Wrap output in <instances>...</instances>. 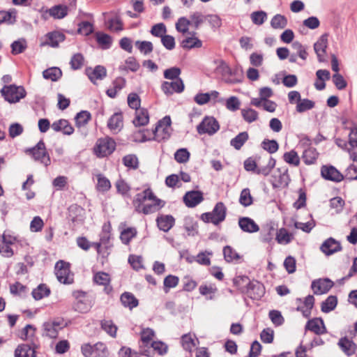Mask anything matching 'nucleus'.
Returning a JSON list of instances; mask_svg holds the SVG:
<instances>
[{
    "instance_id": "1",
    "label": "nucleus",
    "mask_w": 357,
    "mask_h": 357,
    "mask_svg": "<svg viewBox=\"0 0 357 357\" xmlns=\"http://www.w3.org/2000/svg\"><path fill=\"white\" fill-rule=\"evenodd\" d=\"M132 204L135 211L148 215L158 211L165 206V202L156 197L151 189L147 188L136 195Z\"/></svg>"
},
{
    "instance_id": "2",
    "label": "nucleus",
    "mask_w": 357,
    "mask_h": 357,
    "mask_svg": "<svg viewBox=\"0 0 357 357\" xmlns=\"http://www.w3.org/2000/svg\"><path fill=\"white\" fill-rule=\"evenodd\" d=\"M116 142L106 136L98 139L93 147V153L99 158L110 155L116 149Z\"/></svg>"
},
{
    "instance_id": "3",
    "label": "nucleus",
    "mask_w": 357,
    "mask_h": 357,
    "mask_svg": "<svg viewBox=\"0 0 357 357\" xmlns=\"http://www.w3.org/2000/svg\"><path fill=\"white\" fill-rule=\"evenodd\" d=\"M0 92L5 100L10 103L18 102L26 95L23 86H17L15 84L5 85Z\"/></svg>"
},
{
    "instance_id": "4",
    "label": "nucleus",
    "mask_w": 357,
    "mask_h": 357,
    "mask_svg": "<svg viewBox=\"0 0 357 357\" xmlns=\"http://www.w3.org/2000/svg\"><path fill=\"white\" fill-rule=\"evenodd\" d=\"M227 208L222 202H218L211 212L204 213L202 215V219L206 222H212L215 225L225 220Z\"/></svg>"
},
{
    "instance_id": "5",
    "label": "nucleus",
    "mask_w": 357,
    "mask_h": 357,
    "mask_svg": "<svg viewBox=\"0 0 357 357\" xmlns=\"http://www.w3.org/2000/svg\"><path fill=\"white\" fill-rule=\"evenodd\" d=\"M55 274L61 283L68 284L73 282V275L70 273L69 263L62 260L57 261L55 265Z\"/></svg>"
},
{
    "instance_id": "6",
    "label": "nucleus",
    "mask_w": 357,
    "mask_h": 357,
    "mask_svg": "<svg viewBox=\"0 0 357 357\" xmlns=\"http://www.w3.org/2000/svg\"><path fill=\"white\" fill-rule=\"evenodd\" d=\"M81 350L85 357H105L107 352V347L102 342H97L93 345L84 344Z\"/></svg>"
},
{
    "instance_id": "7",
    "label": "nucleus",
    "mask_w": 357,
    "mask_h": 357,
    "mask_svg": "<svg viewBox=\"0 0 357 357\" xmlns=\"http://www.w3.org/2000/svg\"><path fill=\"white\" fill-rule=\"evenodd\" d=\"M26 153L31 155L35 160L40 161L45 166L50 164V158L45 151V144L41 140L34 147L26 150Z\"/></svg>"
},
{
    "instance_id": "8",
    "label": "nucleus",
    "mask_w": 357,
    "mask_h": 357,
    "mask_svg": "<svg viewBox=\"0 0 357 357\" xmlns=\"http://www.w3.org/2000/svg\"><path fill=\"white\" fill-rule=\"evenodd\" d=\"M155 335L153 330L147 328L144 329L141 333V344H139V353L142 355L151 357L152 356V351L149 346L153 342V337Z\"/></svg>"
},
{
    "instance_id": "9",
    "label": "nucleus",
    "mask_w": 357,
    "mask_h": 357,
    "mask_svg": "<svg viewBox=\"0 0 357 357\" xmlns=\"http://www.w3.org/2000/svg\"><path fill=\"white\" fill-rule=\"evenodd\" d=\"M220 128L218 121L213 116H206L197 126L199 134H214Z\"/></svg>"
},
{
    "instance_id": "10",
    "label": "nucleus",
    "mask_w": 357,
    "mask_h": 357,
    "mask_svg": "<svg viewBox=\"0 0 357 357\" xmlns=\"http://www.w3.org/2000/svg\"><path fill=\"white\" fill-rule=\"evenodd\" d=\"M76 301L73 304V309L80 313L89 312L91 307V303L86 296V293L82 291H75L73 293Z\"/></svg>"
},
{
    "instance_id": "11",
    "label": "nucleus",
    "mask_w": 357,
    "mask_h": 357,
    "mask_svg": "<svg viewBox=\"0 0 357 357\" xmlns=\"http://www.w3.org/2000/svg\"><path fill=\"white\" fill-rule=\"evenodd\" d=\"M43 335L56 338L59 331L63 328V322L59 320L48 321L43 324Z\"/></svg>"
},
{
    "instance_id": "12",
    "label": "nucleus",
    "mask_w": 357,
    "mask_h": 357,
    "mask_svg": "<svg viewBox=\"0 0 357 357\" xmlns=\"http://www.w3.org/2000/svg\"><path fill=\"white\" fill-rule=\"evenodd\" d=\"M334 283L328 278H320L312 281L311 288L314 294L321 295L326 294L333 286Z\"/></svg>"
},
{
    "instance_id": "13",
    "label": "nucleus",
    "mask_w": 357,
    "mask_h": 357,
    "mask_svg": "<svg viewBox=\"0 0 357 357\" xmlns=\"http://www.w3.org/2000/svg\"><path fill=\"white\" fill-rule=\"evenodd\" d=\"M321 174L325 179L335 182H340L344 178V176L333 166H323Z\"/></svg>"
},
{
    "instance_id": "14",
    "label": "nucleus",
    "mask_w": 357,
    "mask_h": 357,
    "mask_svg": "<svg viewBox=\"0 0 357 357\" xmlns=\"http://www.w3.org/2000/svg\"><path fill=\"white\" fill-rule=\"evenodd\" d=\"M162 90L165 94L181 93L184 90V84L181 78L171 82H164L162 84Z\"/></svg>"
},
{
    "instance_id": "15",
    "label": "nucleus",
    "mask_w": 357,
    "mask_h": 357,
    "mask_svg": "<svg viewBox=\"0 0 357 357\" xmlns=\"http://www.w3.org/2000/svg\"><path fill=\"white\" fill-rule=\"evenodd\" d=\"M247 295L253 300H259L264 294V288L259 282H250L247 286Z\"/></svg>"
},
{
    "instance_id": "16",
    "label": "nucleus",
    "mask_w": 357,
    "mask_h": 357,
    "mask_svg": "<svg viewBox=\"0 0 357 357\" xmlns=\"http://www.w3.org/2000/svg\"><path fill=\"white\" fill-rule=\"evenodd\" d=\"M203 193L200 191L187 192L183 197V202L188 207H195L203 201Z\"/></svg>"
},
{
    "instance_id": "17",
    "label": "nucleus",
    "mask_w": 357,
    "mask_h": 357,
    "mask_svg": "<svg viewBox=\"0 0 357 357\" xmlns=\"http://www.w3.org/2000/svg\"><path fill=\"white\" fill-rule=\"evenodd\" d=\"M241 229L247 233H255L259 231V225L250 218L241 217L238 219Z\"/></svg>"
},
{
    "instance_id": "18",
    "label": "nucleus",
    "mask_w": 357,
    "mask_h": 357,
    "mask_svg": "<svg viewBox=\"0 0 357 357\" xmlns=\"http://www.w3.org/2000/svg\"><path fill=\"white\" fill-rule=\"evenodd\" d=\"M158 227L165 232L169 231L175 224V219L171 215H160L156 218Z\"/></svg>"
},
{
    "instance_id": "19",
    "label": "nucleus",
    "mask_w": 357,
    "mask_h": 357,
    "mask_svg": "<svg viewBox=\"0 0 357 357\" xmlns=\"http://www.w3.org/2000/svg\"><path fill=\"white\" fill-rule=\"evenodd\" d=\"M86 74L93 84L96 80L103 79L107 75L106 68L102 66H96L93 69L88 68L86 69Z\"/></svg>"
},
{
    "instance_id": "20",
    "label": "nucleus",
    "mask_w": 357,
    "mask_h": 357,
    "mask_svg": "<svg viewBox=\"0 0 357 357\" xmlns=\"http://www.w3.org/2000/svg\"><path fill=\"white\" fill-rule=\"evenodd\" d=\"M305 330H309L317 335L324 334L326 332L324 321L321 318L309 320L306 324Z\"/></svg>"
},
{
    "instance_id": "21",
    "label": "nucleus",
    "mask_w": 357,
    "mask_h": 357,
    "mask_svg": "<svg viewBox=\"0 0 357 357\" xmlns=\"http://www.w3.org/2000/svg\"><path fill=\"white\" fill-rule=\"evenodd\" d=\"M340 243L333 238H329L321 246V251L326 255H331L341 250Z\"/></svg>"
},
{
    "instance_id": "22",
    "label": "nucleus",
    "mask_w": 357,
    "mask_h": 357,
    "mask_svg": "<svg viewBox=\"0 0 357 357\" xmlns=\"http://www.w3.org/2000/svg\"><path fill=\"white\" fill-rule=\"evenodd\" d=\"M51 127L54 132H62L63 134H73L74 132V128L66 119H59L54 121Z\"/></svg>"
},
{
    "instance_id": "23",
    "label": "nucleus",
    "mask_w": 357,
    "mask_h": 357,
    "mask_svg": "<svg viewBox=\"0 0 357 357\" xmlns=\"http://www.w3.org/2000/svg\"><path fill=\"white\" fill-rule=\"evenodd\" d=\"M327 36L323 35L320 37L317 42L314 45V51L317 55L318 60L319 62L324 61V56L326 53V49L327 47Z\"/></svg>"
},
{
    "instance_id": "24",
    "label": "nucleus",
    "mask_w": 357,
    "mask_h": 357,
    "mask_svg": "<svg viewBox=\"0 0 357 357\" xmlns=\"http://www.w3.org/2000/svg\"><path fill=\"white\" fill-rule=\"evenodd\" d=\"M172 121L169 116H165L161 120L158 121L155 129L153 130V134L161 132L162 134H169L172 131L171 128Z\"/></svg>"
},
{
    "instance_id": "25",
    "label": "nucleus",
    "mask_w": 357,
    "mask_h": 357,
    "mask_svg": "<svg viewBox=\"0 0 357 357\" xmlns=\"http://www.w3.org/2000/svg\"><path fill=\"white\" fill-rule=\"evenodd\" d=\"M93 281L99 285L105 286V291L109 294L112 291V287L109 286L110 276L105 272H98L93 276Z\"/></svg>"
},
{
    "instance_id": "26",
    "label": "nucleus",
    "mask_w": 357,
    "mask_h": 357,
    "mask_svg": "<svg viewBox=\"0 0 357 357\" xmlns=\"http://www.w3.org/2000/svg\"><path fill=\"white\" fill-rule=\"evenodd\" d=\"M335 142L339 147L349 152L352 148L357 147V135H348V139L337 138Z\"/></svg>"
},
{
    "instance_id": "27",
    "label": "nucleus",
    "mask_w": 357,
    "mask_h": 357,
    "mask_svg": "<svg viewBox=\"0 0 357 357\" xmlns=\"http://www.w3.org/2000/svg\"><path fill=\"white\" fill-rule=\"evenodd\" d=\"M190 34H191V36L187 37L181 41V47L185 50L201 47L202 46V42L198 38L195 36L196 33L192 32L190 33Z\"/></svg>"
},
{
    "instance_id": "28",
    "label": "nucleus",
    "mask_w": 357,
    "mask_h": 357,
    "mask_svg": "<svg viewBox=\"0 0 357 357\" xmlns=\"http://www.w3.org/2000/svg\"><path fill=\"white\" fill-rule=\"evenodd\" d=\"M149 115L147 109L144 108L137 109L135 112V117L132 121L135 126H144L149 123Z\"/></svg>"
},
{
    "instance_id": "29",
    "label": "nucleus",
    "mask_w": 357,
    "mask_h": 357,
    "mask_svg": "<svg viewBox=\"0 0 357 357\" xmlns=\"http://www.w3.org/2000/svg\"><path fill=\"white\" fill-rule=\"evenodd\" d=\"M123 126V115L120 112L114 113L108 120L107 126L112 131L120 130Z\"/></svg>"
},
{
    "instance_id": "30",
    "label": "nucleus",
    "mask_w": 357,
    "mask_h": 357,
    "mask_svg": "<svg viewBox=\"0 0 357 357\" xmlns=\"http://www.w3.org/2000/svg\"><path fill=\"white\" fill-rule=\"evenodd\" d=\"M47 12L54 19H62L68 15V7L65 5L59 4L50 8Z\"/></svg>"
},
{
    "instance_id": "31",
    "label": "nucleus",
    "mask_w": 357,
    "mask_h": 357,
    "mask_svg": "<svg viewBox=\"0 0 357 357\" xmlns=\"http://www.w3.org/2000/svg\"><path fill=\"white\" fill-rule=\"evenodd\" d=\"M275 236V239L279 244L287 245L294 239V234L289 232L285 228L278 229Z\"/></svg>"
},
{
    "instance_id": "32",
    "label": "nucleus",
    "mask_w": 357,
    "mask_h": 357,
    "mask_svg": "<svg viewBox=\"0 0 357 357\" xmlns=\"http://www.w3.org/2000/svg\"><path fill=\"white\" fill-rule=\"evenodd\" d=\"M46 36L47 39V44L52 47H57L59 43L63 42L66 38L65 35L59 31L48 33Z\"/></svg>"
},
{
    "instance_id": "33",
    "label": "nucleus",
    "mask_w": 357,
    "mask_h": 357,
    "mask_svg": "<svg viewBox=\"0 0 357 357\" xmlns=\"http://www.w3.org/2000/svg\"><path fill=\"white\" fill-rule=\"evenodd\" d=\"M121 301L124 307H128L130 310L137 307L139 304L138 300L130 292H124L122 294L121 296Z\"/></svg>"
},
{
    "instance_id": "34",
    "label": "nucleus",
    "mask_w": 357,
    "mask_h": 357,
    "mask_svg": "<svg viewBox=\"0 0 357 357\" xmlns=\"http://www.w3.org/2000/svg\"><path fill=\"white\" fill-rule=\"evenodd\" d=\"M303 304L305 307V309H303V307H302L298 306L296 310L298 311H301L305 317L308 318L310 317L311 310L314 307V296L312 295H308L307 297L305 298Z\"/></svg>"
},
{
    "instance_id": "35",
    "label": "nucleus",
    "mask_w": 357,
    "mask_h": 357,
    "mask_svg": "<svg viewBox=\"0 0 357 357\" xmlns=\"http://www.w3.org/2000/svg\"><path fill=\"white\" fill-rule=\"evenodd\" d=\"M96 39L98 44L104 50L109 49L112 43V37L103 32L98 31L96 33Z\"/></svg>"
},
{
    "instance_id": "36",
    "label": "nucleus",
    "mask_w": 357,
    "mask_h": 357,
    "mask_svg": "<svg viewBox=\"0 0 357 357\" xmlns=\"http://www.w3.org/2000/svg\"><path fill=\"white\" fill-rule=\"evenodd\" d=\"M43 76L46 79L56 82L61 77L62 71L57 67H52L45 70L43 72Z\"/></svg>"
},
{
    "instance_id": "37",
    "label": "nucleus",
    "mask_w": 357,
    "mask_h": 357,
    "mask_svg": "<svg viewBox=\"0 0 357 357\" xmlns=\"http://www.w3.org/2000/svg\"><path fill=\"white\" fill-rule=\"evenodd\" d=\"M15 357H35V351L29 344H21L15 349Z\"/></svg>"
},
{
    "instance_id": "38",
    "label": "nucleus",
    "mask_w": 357,
    "mask_h": 357,
    "mask_svg": "<svg viewBox=\"0 0 357 357\" xmlns=\"http://www.w3.org/2000/svg\"><path fill=\"white\" fill-rule=\"evenodd\" d=\"M318 157V153L314 148L310 147L306 149L302 155V159L306 165L314 164Z\"/></svg>"
},
{
    "instance_id": "39",
    "label": "nucleus",
    "mask_w": 357,
    "mask_h": 357,
    "mask_svg": "<svg viewBox=\"0 0 357 357\" xmlns=\"http://www.w3.org/2000/svg\"><path fill=\"white\" fill-rule=\"evenodd\" d=\"M137 231L135 227L123 229L120 234V238L125 245H128L130 241L137 236Z\"/></svg>"
},
{
    "instance_id": "40",
    "label": "nucleus",
    "mask_w": 357,
    "mask_h": 357,
    "mask_svg": "<svg viewBox=\"0 0 357 357\" xmlns=\"http://www.w3.org/2000/svg\"><path fill=\"white\" fill-rule=\"evenodd\" d=\"M338 344L342 351L348 356H351L355 352L356 344L347 337L341 338Z\"/></svg>"
},
{
    "instance_id": "41",
    "label": "nucleus",
    "mask_w": 357,
    "mask_h": 357,
    "mask_svg": "<svg viewBox=\"0 0 357 357\" xmlns=\"http://www.w3.org/2000/svg\"><path fill=\"white\" fill-rule=\"evenodd\" d=\"M337 304V297L335 296H329L321 303V311L325 313L330 312L333 310Z\"/></svg>"
},
{
    "instance_id": "42",
    "label": "nucleus",
    "mask_w": 357,
    "mask_h": 357,
    "mask_svg": "<svg viewBox=\"0 0 357 357\" xmlns=\"http://www.w3.org/2000/svg\"><path fill=\"white\" fill-rule=\"evenodd\" d=\"M97 185L96 188L100 192H107L111 188V183L109 180L103 174H98L96 175Z\"/></svg>"
},
{
    "instance_id": "43",
    "label": "nucleus",
    "mask_w": 357,
    "mask_h": 357,
    "mask_svg": "<svg viewBox=\"0 0 357 357\" xmlns=\"http://www.w3.org/2000/svg\"><path fill=\"white\" fill-rule=\"evenodd\" d=\"M101 328L112 337L116 336L117 326L112 320H102L100 322Z\"/></svg>"
},
{
    "instance_id": "44",
    "label": "nucleus",
    "mask_w": 357,
    "mask_h": 357,
    "mask_svg": "<svg viewBox=\"0 0 357 357\" xmlns=\"http://www.w3.org/2000/svg\"><path fill=\"white\" fill-rule=\"evenodd\" d=\"M284 160L290 165L298 167L300 165V158L296 151L291 150L283 155Z\"/></svg>"
},
{
    "instance_id": "45",
    "label": "nucleus",
    "mask_w": 357,
    "mask_h": 357,
    "mask_svg": "<svg viewBox=\"0 0 357 357\" xmlns=\"http://www.w3.org/2000/svg\"><path fill=\"white\" fill-rule=\"evenodd\" d=\"M275 228L271 225H266L260 234L261 241L264 243H269L272 241L274 236Z\"/></svg>"
},
{
    "instance_id": "46",
    "label": "nucleus",
    "mask_w": 357,
    "mask_h": 357,
    "mask_svg": "<svg viewBox=\"0 0 357 357\" xmlns=\"http://www.w3.org/2000/svg\"><path fill=\"white\" fill-rule=\"evenodd\" d=\"M50 294V289L44 284L38 285L37 288L32 291V296L36 300H40L43 298L49 296Z\"/></svg>"
},
{
    "instance_id": "47",
    "label": "nucleus",
    "mask_w": 357,
    "mask_h": 357,
    "mask_svg": "<svg viewBox=\"0 0 357 357\" xmlns=\"http://www.w3.org/2000/svg\"><path fill=\"white\" fill-rule=\"evenodd\" d=\"M275 163H276L275 160L272 157H269L266 166L257 167V169L256 170V174H261L265 176H268L271 173V170L275 167Z\"/></svg>"
},
{
    "instance_id": "48",
    "label": "nucleus",
    "mask_w": 357,
    "mask_h": 357,
    "mask_svg": "<svg viewBox=\"0 0 357 357\" xmlns=\"http://www.w3.org/2000/svg\"><path fill=\"white\" fill-rule=\"evenodd\" d=\"M271 25L273 29H284L287 25V19L282 15L277 14L272 18Z\"/></svg>"
},
{
    "instance_id": "49",
    "label": "nucleus",
    "mask_w": 357,
    "mask_h": 357,
    "mask_svg": "<svg viewBox=\"0 0 357 357\" xmlns=\"http://www.w3.org/2000/svg\"><path fill=\"white\" fill-rule=\"evenodd\" d=\"M122 160L123 165L128 168L137 169L139 167V160L135 154L126 155L123 158Z\"/></svg>"
},
{
    "instance_id": "50",
    "label": "nucleus",
    "mask_w": 357,
    "mask_h": 357,
    "mask_svg": "<svg viewBox=\"0 0 357 357\" xmlns=\"http://www.w3.org/2000/svg\"><path fill=\"white\" fill-rule=\"evenodd\" d=\"M126 66H119L120 70H130L132 72H136L139 70L140 65L136 60V59L133 56H129L126 60Z\"/></svg>"
},
{
    "instance_id": "51",
    "label": "nucleus",
    "mask_w": 357,
    "mask_h": 357,
    "mask_svg": "<svg viewBox=\"0 0 357 357\" xmlns=\"http://www.w3.org/2000/svg\"><path fill=\"white\" fill-rule=\"evenodd\" d=\"M91 114L87 111H81L77 113L75 118V124L77 127H82L85 126L91 119Z\"/></svg>"
},
{
    "instance_id": "52",
    "label": "nucleus",
    "mask_w": 357,
    "mask_h": 357,
    "mask_svg": "<svg viewBox=\"0 0 357 357\" xmlns=\"http://www.w3.org/2000/svg\"><path fill=\"white\" fill-rule=\"evenodd\" d=\"M149 347L152 351V356L154 351H156L159 355H164L168 350L167 345L161 341L152 342Z\"/></svg>"
},
{
    "instance_id": "53",
    "label": "nucleus",
    "mask_w": 357,
    "mask_h": 357,
    "mask_svg": "<svg viewBox=\"0 0 357 357\" xmlns=\"http://www.w3.org/2000/svg\"><path fill=\"white\" fill-rule=\"evenodd\" d=\"M179 279L177 276L169 275L164 279V291L167 293L171 288L176 287L178 284Z\"/></svg>"
},
{
    "instance_id": "54",
    "label": "nucleus",
    "mask_w": 357,
    "mask_h": 357,
    "mask_svg": "<svg viewBox=\"0 0 357 357\" xmlns=\"http://www.w3.org/2000/svg\"><path fill=\"white\" fill-rule=\"evenodd\" d=\"M135 46L140 51V52L144 54H149L153 50V46L152 43L150 41H146V40H144V41L137 40L135 42Z\"/></svg>"
},
{
    "instance_id": "55",
    "label": "nucleus",
    "mask_w": 357,
    "mask_h": 357,
    "mask_svg": "<svg viewBox=\"0 0 357 357\" xmlns=\"http://www.w3.org/2000/svg\"><path fill=\"white\" fill-rule=\"evenodd\" d=\"M252 197L248 188H244L240 195L239 203L243 206H249L252 204Z\"/></svg>"
},
{
    "instance_id": "56",
    "label": "nucleus",
    "mask_w": 357,
    "mask_h": 357,
    "mask_svg": "<svg viewBox=\"0 0 357 357\" xmlns=\"http://www.w3.org/2000/svg\"><path fill=\"white\" fill-rule=\"evenodd\" d=\"M199 293L203 296H206L207 299H213L214 294L217 291V288L213 285H201L199 288Z\"/></svg>"
},
{
    "instance_id": "57",
    "label": "nucleus",
    "mask_w": 357,
    "mask_h": 357,
    "mask_svg": "<svg viewBox=\"0 0 357 357\" xmlns=\"http://www.w3.org/2000/svg\"><path fill=\"white\" fill-rule=\"evenodd\" d=\"M197 223L190 218H186L184 222V228L188 235L194 236L197 234Z\"/></svg>"
},
{
    "instance_id": "58",
    "label": "nucleus",
    "mask_w": 357,
    "mask_h": 357,
    "mask_svg": "<svg viewBox=\"0 0 357 357\" xmlns=\"http://www.w3.org/2000/svg\"><path fill=\"white\" fill-rule=\"evenodd\" d=\"M314 107V102L312 100L305 98L301 99V101L297 103L296 111L299 113L304 112L307 110L311 109Z\"/></svg>"
},
{
    "instance_id": "59",
    "label": "nucleus",
    "mask_w": 357,
    "mask_h": 357,
    "mask_svg": "<svg viewBox=\"0 0 357 357\" xmlns=\"http://www.w3.org/2000/svg\"><path fill=\"white\" fill-rule=\"evenodd\" d=\"M223 255L225 260L228 262L237 260L240 258L239 255L229 245H227L224 248Z\"/></svg>"
},
{
    "instance_id": "60",
    "label": "nucleus",
    "mask_w": 357,
    "mask_h": 357,
    "mask_svg": "<svg viewBox=\"0 0 357 357\" xmlns=\"http://www.w3.org/2000/svg\"><path fill=\"white\" fill-rule=\"evenodd\" d=\"M206 17L199 12H195L190 16V24L193 25L195 29L205 21Z\"/></svg>"
},
{
    "instance_id": "61",
    "label": "nucleus",
    "mask_w": 357,
    "mask_h": 357,
    "mask_svg": "<svg viewBox=\"0 0 357 357\" xmlns=\"http://www.w3.org/2000/svg\"><path fill=\"white\" fill-rule=\"evenodd\" d=\"M107 26L111 31H120L123 29V24L118 17L109 19L107 22Z\"/></svg>"
},
{
    "instance_id": "62",
    "label": "nucleus",
    "mask_w": 357,
    "mask_h": 357,
    "mask_svg": "<svg viewBox=\"0 0 357 357\" xmlns=\"http://www.w3.org/2000/svg\"><path fill=\"white\" fill-rule=\"evenodd\" d=\"M190 25V20L185 17H180L176 24V29L178 32L186 33L188 32V26Z\"/></svg>"
},
{
    "instance_id": "63",
    "label": "nucleus",
    "mask_w": 357,
    "mask_h": 357,
    "mask_svg": "<svg viewBox=\"0 0 357 357\" xmlns=\"http://www.w3.org/2000/svg\"><path fill=\"white\" fill-rule=\"evenodd\" d=\"M242 116L245 121L248 123L256 121L258 118V113L252 109H243L241 110Z\"/></svg>"
},
{
    "instance_id": "64",
    "label": "nucleus",
    "mask_w": 357,
    "mask_h": 357,
    "mask_svg": "<svg viewBox=\"0 0 357 357\" xmlns=\"http://www.w3.org/2000/svg\"><path fill=\"white\" fill-rule=\"evenodd\" d=\"M84 63V56L80 53L74 54L70 60V64L73 70L80 69Z\"/></svg>"
}]
</instances>
